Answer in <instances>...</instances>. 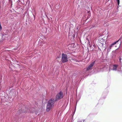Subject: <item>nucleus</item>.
<instances>
[{
    "instance_id": "20e7f679",
    "label": "nucleus",
    "mask_w": 122,
    "mask_h": 122,
    "mask_svg": "<svg viewBox=\"0 0 122 122\" xmlns=\"http://www.w3.org/2000/svg\"><path fill=\"white\" fill-rule=\"evenodd\" d=\"M61 61L63 63H65L68 61L67 55L66 54L63 53L62 54Z\"/></svg>"
},
{
    "instance_id": "423d86ee",
    "label": "nucleus",
    "mask_w": 122,
    "mask_h": 122,
    "mask_svg": "<svg viewBox=\"0 0 122 122\" xmlns=\"http://www.w3.org/2000/svg\"><path fill=\"white\" fill-rule=\"evenodd\" d=\"M119 40H118L117 41H115L114 42L112 43V44H111L110 45L109 47L112 48L113 46L114 45L116 44L118 41Z\"/></svg>"
},
{
    "instance_id": "9b49d317",
    "label": "nucleus",
    "mask_w": 122,
    "mask_h": 122,
    "mask_svg": "<svg viewBox=\"0 0 122 122\" xmlns=\"http://www.w3.org/2000/svg\"><path fill=\"white\" fill-rule=\"evenodd\" d=\"M116 1L117 2V4L118 6H119V5L120 3V0H116Z\"/></svg>"
},
{
    "instance_id": "ddd939ff",
    "label": "nucleus",
    "mask_w": 122,
    "mask_h": 122,
    "mask_svg": "<svg viewBox=\"0 0 122 122\" xmlns=\"http://www.w3.org/2000/svg\"><path fill=\"white\" fill-rule=\"evenodd\" d=\"M2 29V27L0 23V30H1Z\"/></svg>"
},
{
    "instance_id": "7ed1b4c3",
    "label": "nucleus",
    "mask_w": 122,
    "mask_h": 122,
    "mask_svg": "<svg viewBox=\"0 0 122 122\" xmlns=\"http://www.w3.org/2000/svg\"><path fill=\"white\" fill-rule=\"evenodd\" d=\"M118 65H110L109 66V72H110L111 70L116 71Z\"/></svg>"
},
{
    "instance_id": "4468645a",
    "label": "nucleus",
    "mask_w": 122,
    "mask_h": 122,
    "mask_svg": "<svg viewBox=\"0 0 122 122\" xmlns=\"http://www.w3.org/2000/svg\"><path fill=\"white\" fill-rule=\"evenodd\" d=\"M82 122L81 121H78L77 122Z\"/></svg>"
},
{
    "instance_id": "dca6fc26",
    "label": "nucleus",
    "mask_w": 122,
    "mask_h": 122,
    "mask_svg": "<svg viewBox=\"0 0 122 122\" xmlns=\"http://www.w3.org/2000/svg\"><path fill=\"white\" fill-rule=\"evenodd\" d=\"M84 121H85V120H84L83 122H84Z\"/></svg>"
},
{
    "instance_id": "2eb2a0df",
    "label": "nucleus",
    "mask_w": 122,
    "mask_h": 122,
    "mask_svg": "<svg viewBox=\"0 0 122 122\" xmlns=\"http://www.w3.org/2000/svg\"><path fill=\"white\" fill-rule=\"evenodd\" d=\"M76 108H75V110H74V111H75V110H76Z\"/></svg>"
},
{
    "instance_id": "f257e3e1",
    "label": "nucleus",
    "mask_w": 122,
    "mask_h": 122,
    "mask_svg": "<svg viewBox=\"0 0 122 122\" xmlns=\"http://www.w3.org/2000/svg\"><path fill=\"white\" fill-rule=\"evenodd\" d=\"M55 101V100L54 99H51L49 100L46 107V110L47 111H49L52 107L53 106Z\"/></svg>"
},
{
    "instance_id": "39448f33",
    "label": "nucleus",
    "mask_w": 122,
    "mask_h": 122,
    "mask_svg": "<svg viewBox=\"0 0 122 122\" xmlns=\"http://www.w3.org/2000/svg\"><path fill=\"white\" fill-rule=\"evenodd\" d=\"M95 62V61L91 63L89 65L86 67V71H88L92 69V67L93 66Z\"/></svg>"
},
{
    "instance_id": "9d476101",
    "label": "nucleus",
    "mask_w": 122,
    "mask_h": 122,
    "mask_svg": "<svg viewBox=\"0 0 122 122\" xmlns=\"http://www.w3.org/2000/svg\"><path fill=\"white\" fill-rule=\"evenodd\" d=\"M122 59V57L121 56H119V61H120V62H121V64H122L121 63V60Z\"/></svg>"
},
{
    "instance_id": "f03ea898",
    "label": "nucleus",
    "mask_w": 122,
    "mask_h": 122,
    "mask_svg": "<svg viewBox=\"0 0 122 122\" xmlns=\"http://www.w3.org/2000/svg\"><path fill=\"white\" fill-rule=\"evenodd\" d=\"M63 93L62 92L60 91L56 95L55 100L58 101L62 98L63 97Z\"/></svg>"
},
{
    "instance_id": "f8f14e48",
    "label": "nucleus",
    "mask_w": 122,
    "mask_h": 122,
    "mask_svg": "<svg viewBox=\"0 0 122 122\" xmlns=\"http://www.w3.org/2000/svg\"><path fill=\"white\" fill-rule=\"evenodd\" d=\"M107 93H108V92H107L105 94L104 93H103L102 95V96H103L104 95H105L106 96L107 95Z\"/></svg>"
},
{
    "instance_id": "6e6552de",
    "label": "nucleus",
    "mask_w": 122,
    "mask_h": 122,
    "mask_svg": "<svg viewBox=\"0 0 122 122\" xmlns=\"http://www.w3.org/2000/svg\"><path fill=\"white\" fill-rule=\"evenodd\" d=\"M118 70L119 71H122V64L121 65L120 67L118 69Z\"/></svg>"
},
{
    "instance_id": "0eeeda50",
    "label": "nucleus",
    "mask_w": 122,
    "mask_h": 122,
    "mask_svg": "<svg viewBox=\"0 0 122 122\" xmlns=\"http://www.w3.org/2000/svg\"><path fill=\"white\" fill-rule=\"evenodd\" d=\"M111 48H110L109 47H108L107 50V53H108L111 50Z\"/></svg>"
},
{
    "instance_id": "1a4fd4ad",
    "label": "nucleus",
    "mask_w": 122,
    "mask_h": 122,
    "mask_svg": "<svg viewBox=\"0 0 122 122\" xmlns=\"http://www.w3.org/2000/svg\"><path fill=\"white\" fill-rule=\"evenodd\" d=\"M9 2L11 4V5H12V2L11 0H9Z\"/></svg>"
}]
</instances>
